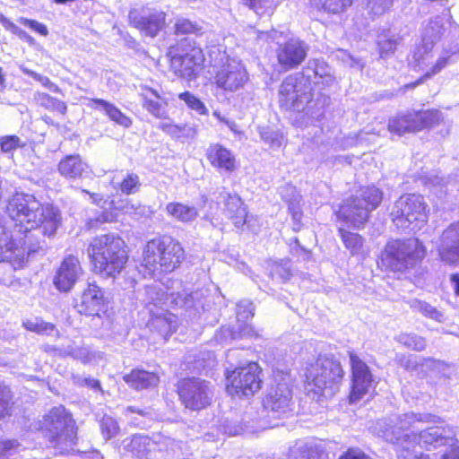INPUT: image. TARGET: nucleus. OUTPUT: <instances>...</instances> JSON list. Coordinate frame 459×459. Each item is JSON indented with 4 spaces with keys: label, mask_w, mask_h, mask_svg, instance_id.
I'll use <instances>...</instances> for the list:
<instances>
[{
    "label": "nucleus",
    "mask_w": 459,
    "mask_h": 459,
    "mask_svg": "<svg viewBox=\"0 0 459 459\" xmlns=\"http://www.w3.org/2000/svg\"><path fill=\"white\" fill-rule=\"evenodd\" d=\"M206 157L212 167L232 172L236 168V160L233 154L219 143L211 144L206 151Z\"/></svg>",
    "instance_id": "26"
},
{
    "label": "nucleus",
    "mask_w": 459,
    "mask_h": 459,
    "mask_svg": "<svg viewBox=\"0 0 459 459\" xmlns=\"http://www.w3.org/2000/svg\"><path fill=\"white\" fill-rule=\"evenodd\" d=\"M143 100V106L152 116L160 119H167L169 117L167 106L168 102L164 100L157 91L147 88L140 93Z\"/></svg>",
    "instance_id": "29"
},
{
    "label": "nucleus",
    "mask_w": 459,
    "mask_h": 459,
    "mask_svg": "<svg viewBox=\"0 0 459 459\" xmlns=\"http://www.w3.org/2000/svg\"><path fill=\"white\" fill-rule=\"evenodd\" d=\"M149 326L152 331L157 332L165 340L177 329V316L168 311V308L152 314Z\"/></svg>",
    "instance_id": "27"
},
{
    "label": "nucleus",
    "mask_w": 459,
    "mask_h": 459,
    "mask_svg": "<svg viewBox=\"0 0 459 459\" xmlns=\"http://www.w3.org/2000/svg\"><path fill=\"white\" fill-rule=\"evenodd\" d=\"M150 445V438L143 435H134L130 439L124 440V447L139 458L147 455Z\"/></svg>",
    "instance_id": "36"
},
{
    "label": "nucleus",
    "mask_w": 459,
    "mask_h": 459,
    "mask_svg": "<svg viewBox=\"0 0 459 459\" xmlns=\"http://www.w3.org/2000/svg\"><path fill=\"white\" fill-rule=\"evenodd\" d=\"M281 195L288 204L289 211L291 212L294 220L299 219L301 213L299 210L300 195L292 186L286 185L281 188Z\"/></svg>",
    "instance_id": "39"
},
{
    "label": "nucleus",
    "mask_w": 459,
    "mask_h": 459,
    "mask_svg": "<svg viewBox=\"0 0 459 459\" xmlns=\"http://www.w3.org/2000/svg\"><path fill=\"white\" fill-rule=\"evenodd\" d=\"M395 0H368V9L375 16H380L386 13Z\"/></svg>",
    "instance_id": "54"
},
{
    "label": "nucleus",
    "mask_w": 459,
    "mask_h": 459,
    "mask_svg": "<svg viewBox=\"0 0 459 459\" xmlns=\"http://www.w3.org/2000/svg\"><path fill=\"white\" fill-rule=\"evenodd\" d=\"M250 9L259 15H271L275 7L274 0H244Z\"/></svg>",
    "instance_id": "47"
},
{
    "label": "nucleus",
    "mask_w": 459,
    "mask_h": 459,
    "mask_svg": "<svg viewBox=\"0 0 459 459\" xmlns=\"http://www.w3.org/2000/svg\"><path fill=\"white\" fill-rule=\"evenodd\" d=\"M426 250L418 238L389 241L382 253V263L393 272H406L414 268L425 256Z\"/></svg>",
    "instance_id": "9"
},
{
    "label": "nucleus",
    "mask_w": 459,
    "mask_h": 459,
    "mask_svg": "<svg viewBox=\"0 0 459 459\" xmlns=\"http://www.w3.org/2000/svg\"><path fill=\"white\" fill-rule=\"evenodd\" d=\"M124 380L134 389L142 390L154 387L159 383V377L152 372L134 369L124 377Z\"/></svg>",
    "instance_id": "30"
},
{
    "label": "nucleus",
    "mask_w": 459,
    "mask_h": 459,
    "mask_svg": "<svg viewBox=\"0 0 459 459\" xmlns=\"http://www.w3.org/2000/svg\"><path fill=\"white\" fill-rule=\"evenodd\" d=\"M312 6L327 13H339L351 5L352 0H310Z\"/></svg>",
    "instance_id": "40"
},
{
    "label": "nucleus",
    "mask_w": 459,
    "mask_h": 459,
    "mask_svg": "<svg viewBox=\"0 0 459 459\" xmlns=\"http://www.w3.org/2000/svg\"><path fill=\"white\" fill-rule=\"evenodd\" d=\"M11 222L0 226V262L22 268L27 255L46 247L45 237H54L62 223L57 207L43 205L32 195L16 193L8 202Z\"/></svg>",
    "instance_id": "1"
},
{
    "label": "nucleus",
    "mask_w": 459,
    "mask_h": 459,
    "mask_svg": "<svg viewBox=\"0 0 459 459\" xmlns=\"http://www.w3.org/2000/svg\"><path fill=\"white\" fill-rule=\"evenodd\" d=\"M12 404V393L8 386L0 385V419L9 414Z\"/></svg>",
    "instance_id": "55"
},
{
    "label": "nucleus",
    "mask_w": 459,
    "mask_h": 459,
    "mask_svg": "<svg viewBox=\"0 0 459 459\" xmlns=\"http://www.w3.org/2000/svg\"><path fill=\"white\" fill-rule=\"evenodd\" d=\"M420 367L445 377H449L451 373L450 366L447 363L442 360H437L430 357L421 358Z\"/></svg>",
    "instance_id": "44"
},
{
    "label": "nucleus",
    "mask_w": 459,
    "mask_h": 459,
    "mask_svg": "<svg viewBox=\"0 0 459 459\" xmlns=\"http://www.w3.org/2000/svg\"><path fill=\"white\" fill-rule=\"evenodd\" d=\"M302 73L309 74L310 77L312 74L319 78L331 77V68L325 61L318 59L310 61Z\"/></svg>",
    "instance_id": "48"
},
{
    "label": "nucleus",
    "mask_w": 459,
    "mask_h": 459,
    "mask_svg": "<svg viewBox=\"0 0 459 459\" xmlns=\"http://www.w3.org/2000/svg\"><path fill=\"white\" fill-rule=\"evenodd\" d=\"M18 22L21 24H22V25H24V26H26V27H28V28H30V29L39 32L42 36H47L48 33V30L47 27L43 23H40V22H39L37 21L30 20V19H27V18H24V17H21L18 20Z\"/></svg>",
    "instance_id": "60"
},
{
    "label": "nucleus",
    "mask_w": 459,
    "mask_h": 459,
    "mask_svg": "<svg viewBox=\"0 0 459 459\" xmlns=\"http://www.w3.org/2000/svg\"><path fill=\"white\" fill-rule=\"evenodd\" d=\"M255 307L248 299H242L237 304V317L238 321L247 320L254 316Z\"/></svg>",
    "instance_id": "56"
},
{
    "label": "nucleus",
    "mask_w": 459,
    "mask_h": 459,
    "mask_svg": "<svg viewBox=\"0 0 459 459\" xmlns=\"http://www.w3.org/2000/svg\"><path fill=\"white\" fill-rule=\"evenodd\" d=\"M87 251L94 271L104 277L115 278L124 269L128 259L125 241L111 233L95 237Z\"/></svg>",
    "instance_id": "2"
},
{
    "label": "nucleus",
    "mask_w": 459,
    "mask_h": 459,
    "mask_svg": "<svg viewBox=\"0 0 459 459\" xmlns=\"http://www.w3.org/2000/svg\"><path fill=\"white\" fill-rule=\"evenodd\" d=\"M246 334V327L243 331L237 332L230 326H223L220 333L216 335L217 341L221 342H227L230 340H235Z\"/></svg>",
    "instance_id": "57"
},
{
    "label": "nucleus",
    "mask_w": 459,
    "mask_h": 459,
    "mask_svg": "<svg viewBox=\"0 0 459 459\" xmlns=\"http://www.w3.org/2000/svg\"><path fill=\"white\" fill-rule=\"evenodd\" d=\"M57 170L66 179H81L89 174V165L79 154L67 155L58 162Z\"/></svg>",
    "instance_id": "25"
},
{
    "label": "nucleus",
    "mask_w": 459,
    "mask_h": 459,
    "mask_svg": "<svg viewBox=\"0 0 459 459\" xmlns=\"http://www.w3.org/2000/svg\"><path fill=\"white\" fill-rule=\"evenodd\" d=\"M413 115L414 113L412 111L390 118L388 130L398 135H403L405 133L418 132V126H416V120Z\"/></svg>",
    "instance_id": "31"
},
{
    "label": "nucleus",
    "mask_w": 459,
    "mask_h": 459,
    "mask_svg": "<svg viewBox=\"0 0 459 459\" xmlns=\"http://www.w3.org/2000/svg\"><path fill=\"white\" fill-rule=\"evenodd\" d=\"M74 307L80 314L99 316L104 307L102 290L95 283H89L80 299L76 300Z\"/></svg>",
    "instance_id": "22"
},
{
    "label": "nucleus",
    "mask_w": 459,
    "mask_h": 459,
    "mask_svg": "<svg viewBox=\"0 0 459 459\" xmlns=\"http://www.w3.org/2000/svg\"><path fill=\"white\" fill-rule=\"evenodd\" d=\"M437 419V416L430 413L406 412L389 419L378 420L374 426V431L387 442L396 444L397 448H401L403 442L407 443V446L414 447L412 440L416 433L408 431L415 428L418 422L436 423Z\"/></svg>",
    "instance_id": "5"
},
{
    "label": "nucleus",
    "mask_w": 459,
    "mask_h": 459,
    "mask_svg": "<svg viewBox=\"0 0 459 459\" xmlns=\"http://www.w3.org/2000/svg\"><path fill=\"white\" fill-rule=\"evenodd\" d=\"M166 212L175 220L184 223L192 222L198 216V211L195 206L178 202L169 203L166 205Z\"/></svg>",
    "instance_id": "32"
},
{
    "label": "nucleus",
    "mask_w": 459,
    "mask_h": 459,
    "mask_svg": "<svg viewBox=\"0 0 459 459\" xmlns=\"http://www.w3.org/2000/svg\"><path fill=\"white\" fill-rule=\"evenodd\" d=\"M291 399L292 393L289 385L282 382L270 388L264 404L276 417H281L291 411Z\"/></svg>",
    "instance_id": "18"
},
{
    "label": "nucleus",
    "mask_w": 459,
    "mask_h": 459,
    "mask_svg": "<svg viewBox=\"0 0 459 459\" xmlns=\"http://www.w3.org/2000/svg\"><path fill=\"white\" fill-rule=\"evenodd\" d=\"M37 100L40 106L48 110L56 111L62 115L66 113V104L64 101H61L47 93L39 94Z\"/></svg>",
    "instance_id": "46"
},
{
    "label": "nucleus",
    "mask_w": 459,
    "mask_h": 459,
    "mask_svg": "<svg viewBox=\"0 0 459 459\" xmlns=\"http://www.w3.org/2000/svg\"><path fill=\"white\" fill-rule=\"evenodd\" d=\"M418 132L425 128H430L439 124L442 119L438 110L413 111Z\"/></svg>",
    "instance_id": "37"
},
{
    "label": "nucleus",
    "mask_w": 459,
    "mask_h": 459,
    "mask_svg": "<svg viewBox=\"0 0 459 459\" xmlns=\"http://www.w3.org/2000/svg\"><path fill=\"white\" fill-rule=\"evenodd\" d=\"M261 137L265 143H270L272 146L279 147L281 143L278 134L273 131L261 132Z\"/></svg>",
    "instance_id": "64"
},
{
    "label": "nucleus",
    "mask_w": 459,
    "mask_h": 459,
    "mask_svg": "<svg viewBox=\"0 0 459 459\" xmlns=\"http://www.w3.org/2000/svg\"><path fill=\"white\" fill-rule=\"evenodd\" d=\"M342 377L343 370L338 360L320 356L307 369V388L317 395L331 397L337 392Z\"/></svg>",
    "instance_id": "8"
},
{
    "label": "nucleus",
    "mask_w": 459,
    "mask_h": 459,
    "mask_svg": "<svg viewBox=\"0 0 459 459\" xmlns=\"http://www.w3.org/2000/svg\"><path fill=\"white\" fill-rule=\"evenodd\" d=\"M225 205L226 215L230 219L234 225L238 228L247 222V212L240 197L237 195L229 193H221Z\"/></svg>",
    "instance_id": "28"
},
{
    "label": "nucleus",
    "mask_w": 459,
    "mask_h": 459,
    "mask_svg": "<svg viewBox=\"0 0 459 459\" xmlns=\"http://www.w3.org/2000/svg\"><path fill=\"white\" fill-rule=\"evenodd\" d=\"M139 295L141 302L150 315L168 308L169 303L186 310L193 309L196 313L204 309L203 293L200 290L168 295L160 286L150 285Z\"/></svg>",
    "instance_id": "7"
},
{
    "label": "nucleus",
    "mask_w": 459,
    "mask_h": 459,
    "mask_svg": "<svg viewBox=\"0 0 459 459\" xmlns=\"http://www.w3.org/2000/svg\"><path fill=\"white\" fill-rule=\"evenodd\" d=\"M310 74L296 73L287 76L279 89V102L281 107L303 111L313 100Z\"/></svg>",
    "instance_id": "12"
},
{
    "label": "nucleus",
    "mask_w": 459,
    "mask_h": 459,
    "mask_svg": "<svg viewBox=\"0 0 459 459\" xmlns=\"http://www.w3.org/2000/svg\"><path fill=\"white\" fill-rule=\"evenodd\" d=\"M41 429L48 442L60 452L75 444L74 421L63 406L54 407L44 416Z\"/></svg>",
    "instance_id": "10"
},
{
    "label": "nucleus",
    "mask_w": 459,
    "mask_h": 459,
    "mask_svg": "<svg viewBox=\"0 0 459 459\" xmlns=\"http://www.w3.org/2000/svg\"><path fill=\"white\" fill-rule=\"evenodd\" d=\"M383 199V192L372 186L360 188L355 195L347 198L336 212L337 218L354 228L362 227L368 220L370 212Z\"/></svg>",
    "instance_id": "6"
},
{
    "label": "nucleus",
    "mask_w": 459,
    "mask_h": 459,
    "mask_svg": "<svg viewBox=\"0 0 459 459\" xmlns=\"http://www.w3.org/2000/svg\"><path fill=\"white\" fill-rule=\"evenodd\" d=\"M261 368L255 362L235 368L227 373L228 392L238 396H252L261 388Z\"/></svg>",
    "instance_id": "14"
},
{
    "label": "nucleus",
    "mask_w": 459,
    "mask_h": 459,
    "mask_svg": "<svg viewBox=\"0 0 459 459\" xmlns=\"http://www.w3.org/2000/svg\"><path fill=\"white\" fill-rule=\"evenodd\" d=\"M445 29L442 20L439 17L430 20L423 28L422 46L415 53V57L420 61L423 54L430 52L434 45L441 39Z\"/></svg>",
    "instance_id": "24"
},
{
    "label": "nucleus",
    "mask_w": 459,
    "mask_h": 459,
    "mask_svg": "<svg viewBox=\"0 0 459 459\" xmlns=\"http://www.w3.org/2000/svg\"><path fill=\"white\" fill-rule=\"evenodd\" d=\"M428 204L424 197L416 194L400 196L394 204L390 216L397 228L416 230L428 221Z\"/></svg>",
    "instance_id": "11"
},
{
    "label": "nucleus",
    "mask_w": 459,
    "mask_h": 459,
    "mask_svg": "<svg viewBox=\"0 0 459 459\" xmlns=\"http://www.w3.org/2000/svg\"><path fill=\"white\" fill-rule=\"evenodd\" d=\"M210 72L212 82L224 91L235 92L248 80V74L240 61L230 58L219 46H213L208 52Z\"/></svg>",
    "instance_id": "4"
},
{
    "label": "nucleus",
    "mask_w": 459,
    "mask_h": 459,
    "mask_svg": "<svg viewBox=\"0 0 459 459\" xmlns=\"http://www.w3.org/2000/svg\"><path fill=\"white\" fill-rule=\"evenodd\" d=\"M185 257L181 244L170 236L149 240L143 251V266L153 276L173 272Z\"/></svg>",
    "instance_id": "3"
},
{
    "label": "nucleus",
    "mask_w": 459,
    "mask_h": 459,
    "mask_svg": "<svg viewBox=\"0 0 459 459\" xmlns=\"http://www.w3.org/2000/svg\"><path fill=\"white\" fill-rule=\"evenodd\" d=\"M397 363L408 371H414L419 366H420V359L413 355H397Z\"/></svg>",
    "instance_id": "58"
},
{
    "label": "nucleus",
    "mask_w": 459,
    "mask_h": 459,
    "mask_svg": "<svg viewBox=\"0 0 459 459\" xmlns=\"http://www.w3.org/2000/svg\"><path fill=\"white\" fill-rule=\"evenodd\" d=\"M323 451L311 442L299 441L290 450L288 459H321Z\"/></svg>",
    "instance_id": "34"
},
{
    "label": "nucleus",
    "mask_w": 459,
    "mask_h": 459,
    "mask_svg": "<svg viewBox=\"0 0 459 459\" xmlns=\"http://www.w3.org/2000/svg\"><path fill=\"white\" fill-rule=\"evenodd\" d=\"M73 359H78L82 363H87L92 359V355L88 348L76 346Z\"/></svg>",
    "instance_id": "63"
},
{
    "label": "nucleus",
    "mask_w": 459,
    "mask_h": 459,
    "mask_svg": "<svg viewBox=\"0 0 459 459\" xmlns=\"http://www.w3.org/2000/svg\"><path fill=\"white\" fill-rule=\"evenodd\" d=\"M22 146L21 140L18 136H4L0 138V147L3 152H10Z\"/></svg>",
    "instance_id": "59"
},
{
    "label": "nucleus",
    "mask_w": 459,
    "mask_h": 459,
    "mask_svg": "<svg viewBox=\"0 0 459 459\" xmlns=\"http://www.w3.org/2000/svg\"><path fill=\"white\" fill-rule=\"evenodd\" d=\"M22 450V445L15 439L0 440V459H10Z\"/></svg>",
    "instance_id": "51"
},
{
    "label": "nucleus",
    "mask_w": 459,
    "mask_h": 459,
    "mask_svg": "<svg viewBox=\"0 0 459 459\" xmlns=\"http://www.w3.org/2000/svg\"><path fill=\"white\" fill-rule=\"evenodd\" d=\"M205 58L199 48H193L184 55H175L171 57V66L180 77L191 80L196 77L202 69Z\"/></svg>",
    "instance_id": "17"
},
{
    "label": "nucleus",
    "mask_w": 459,
    "mask_h": 459,
    "mask_svg": "<svg viewBox=\"0 0 459 459\" xmlns=\"http://www.w3.org/2000/svg\"><path fill=\"white\" fill-rule=\"evenodd\" d=\"M410 306L414 311L420 312L427 317H429L438 322H441L443 320V314L439 312L435 307L431 306L430 304L425 301L413 299L411 301Z\"/></svg>",
    "instance_id": "45"
},
{
    "label": "nucleus",
    "mask_w": 459,
    "mask_h": 459,
    "mask_svg": "<svg viewBox=\"0 0 459 459\" xmlns=\"http://www.w3.org/2000/svg\"><path fill=\"white\" fill-rule=\"evenodd\" d=\"M6 30L17 35L22 40L28 42L30 45L35 44V39L30 35H29L25 30H22L17 25H15L13 22H11V23L7 26Z\"/></svg>",
    "instance_id": "61"
},
{
    "label": "nucleus",
    "mask_w": 459,
    "mask_h": 459,
    "mask_svg": "<svg viewBox=\"0 0 459 459\" xmlns=\"http://www.w3.org/2000/svg\"><path fill=\"white\" fill-rule=\"evenodd\" d=\"M307 46L298 39H290L281 45L277 51L279 64L285 69H292L300 65L307 56Z\"/></svg>",
    "instance_id": "23"
},
{
    "label": "nucleus",
    "mask_w": 459,
    "mask_h": 459,
    "mask_svg": "<svg viewBox=\"0 0 459 459\" xmlns=\"http://www.w3.org/2000/svg\"><path fill=\"white\" fill-rule=\"evenodd\" d=\"M396 454L398 459H430L429 455L418 451L415 446H407L406 442L403 443L401 448H396Z\"/></svg>",
    "instance_id": "52"
},
{
    "label": "nucleus",
    "mask_w": 459,
    "mask_h": 459,
    "mask_svg": "<svg viewBox=\"0 0 459 459\" xmlns=\"http://www.w3.org/2000/svg\"><path fill=\"white\" fill-rule=\"evenodd\" d=\"M178 393L186 408L199 411L209 406L213 397V386L210 382L197 378H184L179 381Z\"/></svg>",
    "instance_id": "13"
},
{
    "label": "nucleus",
    "mask_w": 459,
    "mask_h": 459,
    "mask_svg": "<svg viewBox=\"0 0 459 459\" xmlns=\"http://www.w3.org/2000/svg\"><path fill=\"white\" fill-rule=\"evenodd\" d=\"M82 273L78 258L69 255L61 263L54 278V284L60 291L67 292L72 290Z\"/></svg>",
    "instance_id": "21"
},
{
    "label": "nucleus",
    "mask_w": 459,
    "mask_h": 459,
    "mask_svg": "<svg viewBox=\"0 0 459 459\" xmlns=\"http://www.w3.org/2000/svg\"><path fill=\"white\" fill-rule=\"evenodd\" d=\"M455 433L452 429L431 427L413 435L412 442L415 449L418 446L426 449L437 448L455 441Z\"/></svg>",
    "instance_id": "19"
},
{
    "label": "nucleus",
    "mask_w": 459,
    "mask_h": 459,
    "mask_svg": "<svg viewBox=\"0 0 459 459\" xmlns=\"http://www.w3.org/2000/svg\"><path fill=\"white\" fill-rule=\"evenodd\" d=\"M100 424L102 436L106 440L111 439L119 432L117 421L111 416L104 415Z\"/></svg>",
    "instance_id": "49"
},
{
    "label": "nucleus",
    "mask_w": 459,
    "mask_h": 459,
    "mask_svg": "<svg viewBox=\"0 0 459 459\" xmlns=\"http://www.w3.org/2000/svg\"><path fill=\"white\" fill-rule=\"evenodd\" d=\"M140 178L135 173H127L119 184V189L126 195H133L140 189Z\"/></svg>",
    "instance_id": "50"
},
{
    "label": "nucleus",
    "mask_w": 459,
    "mask_h": 459,
    "mask_svg": "<svg viewBox=\"0 0 459 459\" xmlns=\"http://www.w3.org/2000/svg\"><path fill=\"white\" fill-rule=\"evenodd\" d=\"M450 56L449 55H446V56H440L436 64L433 65V67L430 69V71L427 72L426 74L424 75L425 78H429L431 77L432 75L434 74H438L443 68H445L448 63V59H449Z\"/></svg>",
    "instance_id": "62"
},
{
    "label": "nucleus",
    "mask_w": 459,
    "mask_h": 459,
    "mask_svg": "<svg viewBox=\"0 0 459 459\" xmlns=\"http://www.w3.org/2000/svg\"><path fill=\"white\" fill-rule=\"evenodd\" d=\"M437 251L442 261L451 264L459 263V221L444 230Z\"/></svg>",
    "instance_id": "20"
},
{
    "label": "nucleus",
    "mask_w": 459,
    "mask_h": 459,
    "mask_svg": "<svg viewBox=\"0 0 459 459\" xmlns=\"http://www.w3.org/2000/svg\"><path fill=\"white\" fill-rule=\"evenodd\" d=\"M352 373V386L350 400L355 403L368 394L373 386V378L368 366L353 351H349Z\"/></svg>",
    "instance_id": "16"
},
{
    "label": "nucleus",
    "mask_w": 459,
    "mask_h": 459,
    "mask_svg": "<svg viewBox=\"0 0 459 459\" xmlns=\"http://www.w3.org/2000/svg\"><path fill=\"white\" fill-rule=\"evenodd\" d=\"M178 98L183 100L188 108L195 110L198 114L204 115L207 112V108L204 104L189 91L180 93Z\"/></svg>",
    "instance_id": "53"
},
{
    "label": "nucleus",
    "mask_w": 459,
    "mask_h": 459,
    "mask_svg": "<svg viewBox=\"0 0 459 459\" xmlns=\"http://www.w3.org/2000/svg\"><path fill=\"white\" fill-rule=\"evenodd\" d=\"M166 16V13L161 10L143 6L132 9L128 13V21L142 34L154 38L164 28Z\"/></svg>",
    "instance_id": "15"
},
{
    "label": "nucleus",
    "mask_w": 459,
    "mask_h": 459,
    "mask_svg": "<svg viewBox=\"0 0 459 459\" xmlns=\"http://www.w3.org/2000/svg\"><path fill=\"white\" fill-rule=\"evenodd\" d=\"M22 326L30 332L37 333L39 334L50 335L54 332H57L56 326L48 322H45L40 318L27 319L22 322Z\"/></svg>",
    "instance_id": "42"
},
{
    "label": "nucleus",
    "mask_w": 459,
    "mask_h": 459,
    "mask_svg": "<svg viewBox=\"0 0 459 459\" xmlns=\"http://www.w3.org/2000/svg\"><path fill=\"white\" fill-rule=\"evenodd\" d=\"M91 102L95 105L93 106L95 109L104 111L105 114L117 124L124 127H129L131 126L132 120L112 103L101 99H92Z\"/></svg>",
    "instance_id": "33"
},
{
    "label": "nucleus",
    "mask_w": 459,
    "mask_h": 459,
    "mask_svg": "<svg viewBox=\"0 0 459 459\" xmlns=\"http://www.w3.org/2000/svg\"><path fill=\"white\" fill-rule=\"evenodd\" d=\"M402 41L403 38L399 35H392L390 37L384 36L378 40L380 56L385 58L393 55Z\"/></svg>",
    "instance_id": "43"
},
{
    "label": "nucleus",
    "mask_w": 459,
    "mask_h": 459,
    "mask_svg": "<svg viewBox=\"0 0 459 459\" xmlns=\"http://www.w3.org/2000/svg\"><path fill=\"white\" fill-rule=\"evenodd\" d=\"M174 30L175 34L178 36L189 34L199 35L203 33V27L199 23L184 17L176 19Z\"/></svg>",
    "instance_id": "41"
},
{
    "label": "nucleus",
    "mask_w": 459,
    "mask_h": 459,
    "mask_svg": "<svg viewBox=\"0 0 459 459\" xmlns=\"http://www.w3.org/2000/svg\"><path fill=\"white\" fill-rule=\"evenodd\" d=\"M339 236L346 249H348L352 255H360L364 252V238L358 233L351 232L339 228Z\"/></svg>",
    "instance_id": "35"
},
{
    "label": "nucleus",
    "mask_w": 459,
    "mask_h": 459,
    "mask_svg": "<svg viewBox=\"0 0 459 459\" xmlns=\"http://www.w3.org/2000/svg\"><path fill=\"white\" fill-rule=\"evenodd\" d=\"M394 340L407 349L415 351H422L427 347L426 339L414 333H401L394 337Z\"/></svg>",
    "instance_id": "38"
}]
</instances>
